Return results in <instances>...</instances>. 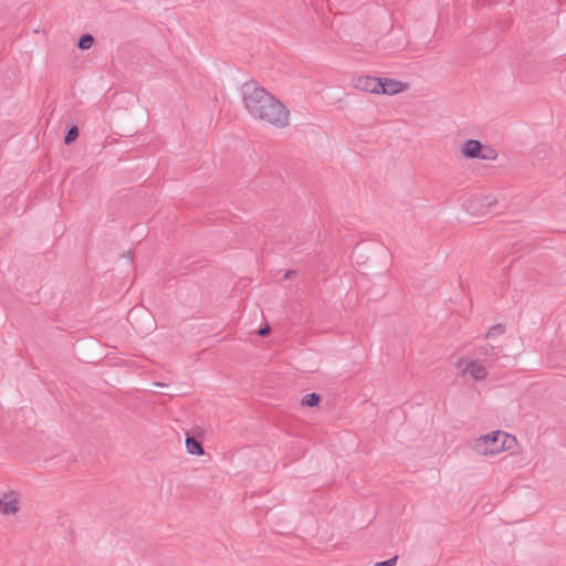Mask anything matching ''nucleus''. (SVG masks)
Masks as SVG:
<instances>
[{
	"label": "nucleus",
	"instance_id": "obj_9",
	"mask_svg": "<svg viewBox=\"0 0 566 566\" xmlns=\"http://www.w3.org/2000/svg\"><path fill=\"white\" fill-rule=\"evenodd\" d=\"M186 448L190 454L202 455L205 453L202 443L195 437L187 434Z\"/></svg>",
	"mask_w": 566,
	"mask_h": 566
},
{
	"label": "nucleus",
	"instance_id": "obj_16",
	"mask_svg": "<svg viewBox=\"0 0 566 566\" xmlns=\"http://www.w3.org/2000/svg\"><path fill=\"white\" fill-rule=\"evenodd\" d=\"M493 350V347L490 345L480 346L478 349V354L480 355H489V353Z\"/></svg>",
	"mask_w": 566,
	"mask_h": 566
},
{
	"label": "nucleus",
	"instance_id": "obj_15",
	"mask_svg": "<svg viewBox=\"0 0 566 566\" xmlns=\"http://www.w3.org/2000/svg\"><path fill=\"white\" fill-rule=\"evenodd\" d=\"M398 560V556H394L385 562L376 563L375 566H395Z\"/></svg>",
	"mask_w": 566,
	"mask_h": 566
},
{
	"label": "nucleus",
	"instance_id": "obj_6",
	"mask_svg": "<svg viewBox=\"0 0 566 566\" xmlns=\"http://www.w3.org/2000/svg\"><path fill=\"white\" fill-rule=\"evenodd\" d=\"M381 87H379V94L394 95L402 92L406 88V84L395 78H381Z\"/></svg>",
	"mask_w": 566,
	"mask_h": 566
},
{
	"label": "nucleus",
	"instance_id": "obj_5",
	"mask_svg": "<svg viewBox=\"0 0 566 566\" xmlns=\"http://www.w3.org/2000/svg\"><path fill=\"white\" fill-rule=\"evenodd\" d=\"M356 87L365 92L379 94V87H381L380 77L360 76L357 78Z\"/></svg>",
	"mask_w": 566,
	"mask_h": 566
},
{
	"label": "nucleus",
	"instance_id": "obj_7",
	"mask_svg": "<svg viewBox=\"0 0 566 566\" xmlns=\"http://www.w3.org/2000/svg\"><path fill=\"white\" fill-rule=\"evenodd\" d=\"M465 374H470L474 380L480 381L486 378L488 370L483 365L478 364L476 361H470L462 370V375Z\"/></svg>",
	"mask_w": 566,
	"mask_h": 566
},
{
	"label": "nucleus",
	"instance_id": "obj_10",
	"mask_svg": "<svg viewBox=\"0 0 566 566\" xmlns=\"http://www.w3.org/2000/svg\"><path fill=\"white\" fill-rule=\"evenodd\" d=\"M319 402L321 396L316 392L307 394L301 400L302 406L306 407H316Z\"/></svg>",
	"mask_w": 566,
	"mask_h": 566
},
{
	"label": "nucleus",
	"instance_id": "obj_18",
	"mask_svg": "<svg viewBox=\"0 0 566 566\" xmlns=\"http://www.w3.org/2000/svg\"><path fill=\"white\" fill-rule=\"evenodd\" d=\"M295 274V271H286L285 274H284V279L289 280L291 277H293Z\"/></svg>",
	"mask_w": 566,
	"mask_h": 566
},
{
	"label": "nucleus",
	"instance_id": "obj_4",
	"mask_svg": "<svg viewBox=\"0 0 566 566\" xmlns=\"http://www.w3.org/2000/svg\"><path fill=\"white\" fill-rule=\"evenodd\" d=\"M18 497L14 492H8L4 496L0 497V514H15L19 511Z\"/></svg>",
	"mask_w": 566,
	"mask_h": 566
},
{
	"label": "nucleus",
	"instance_id": "obj_8",
	"mask_svg": "<svg viewBox=\"0 0 566 566\" xmlns=\"http://www.w3.org/2000/svg\"><path fill=\"white\" fill-rule=\"evenodd\" d=\"M483 145L476 139H468L462 147V155L465 158H479Z\"/></svg>",
	"mask_w": 566,
	"mask_h": 566
},
{
	"label": "nucleus",
	"instance_id": "obj_11",
	"mask_svg": "<svg viewBox=\"0 0 566 566\" xmlns=\"http://www.w3.org/2000/svg\"><path fill=\"white\" fill-rule=\"evenodd\" d=\"M78 134H80V130L76 125H73L72 127H70L64 136V144L65 145L73 144L77 139Z\"/></svg>",
	"mask_w": 566,
	"mask_h": 566
},
{
	"label": "nucleus",
	"instance_id": "obj_17",
	"mask_svg": "<svg viewBox=\"0 0 566 566\" xmlns=\"http://www.w3.org/2000/svg\"><path fill=\"white\" fill-rule=\"evenodd\" d=\"M270 332H271L270 326L265 325L264 327H261L258 333L261 337H266L270 334Z\"/></svg>",
	"mask_w": 566,
	"mask_h": 566
},
{
	"label": "nucleus",
	"instance_id": "obj_1",
	"mask_svg": "<svg viewBox=\"0 0 566 566\" xmlns=\"http://www.w3.org/2000/svg\"><path fill=\"white\" fill-rule=\"evenodd\" d=\"M241 94L244 107L253 118L266 122L277 128L289 125L290 111L255 81L242 84Z\"/></svg>",
	"mask_w": 566,
	"mask_h": 566
},
{
	"label": "nucleus",
	"instance_id": "obj_3",
	"mask_svg": "<svg viewBox=\"0 0 566 566\" xmlns=\"http://www.w3.org/2000/svg\"><path fill=\"white\" fill-rule=\"evenodd\" d=\"M497 203L492 195H473L463 203L464 209L472 216H484Z\"/></svg>",
	"mask_w": 566,
	"mask_h": 566
},
{
	"label": "nucleus",
	"instance_id": "obj_14",
	"mask_svg": "<svg viewBox=\"0 0 566 566\" xmlns=\"http://www.w3.org/2000/svg\"><path fill=\"white\" fill-rule=\"evenodd\" d=\"M505 328L502 324L493 325L489 332L486 333V337H493L496 335H502L504 333Z\"/></svg>",
	"mask_w": 566,
	"mask_h": 566
},
{
	"label": "nucleus",
	"instance_id": "obj_2",
	"mask_svg": "<svg viewBox=\"0 0 566 566\" xmlns=\"http://www.w3.org/2000/svg\"><path fill=\"white\" fill-rule=\"evenodd\" d=\"M510 436L502 431H494L492 433L482 436L475 442V450L483 455L497 454L505 449V440Z\"/></svg>",
	"mask_w": 566,
	"mask_h": 566
},
{
	"label": "nucleus",
	"instance_id": "obj_13",
	"mask_svg": "<svg viewBox=\"0 0 566 566\" xmlns=\"http://www.w3.org/2000/svg\"><path fill=\"white\" fill-rule=\"evenodd\" d=\"M480 159L494 160L496 158V151L489 147H483L481 150Z\"/></svg>",
	"mask_w": 566,
	"mask_h": 566
},
{
	"label": "nucleus",
	"instance_id": "obj_12",
	"mask_svg": "<svg viewBox=\"0 0 566 566\" xmlns=\"http://www.w3.org/2000/svg\"><path fill=\"white\" fill-rule=\"evenodd\" d=\"M94 36L91 35V34H83L78 42H77V48L81 49V50H87L90 49L93 44H94Z\"/></svg>",
	"mask_w": 566,
	"mask_h": 566
}]
</instances>
